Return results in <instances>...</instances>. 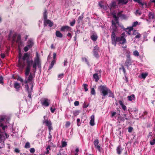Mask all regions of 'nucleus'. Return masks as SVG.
<instances>
[{
    "mask_svg": "<svg viewBox=\"0 0 155 155\" xmlns=\"http://www.w3.org/2000/svg\"><path fill=\"white\" fill-rule=\"evenodd\" d=\"M98 88L101 91V95L105 97L109 94V97H111L113 98L114 97L113 94L106 85H101L98 87Z\"/></svg>",
    "mask_w": 155,
    "mask_h": 155,
    "instance_id": "nucleus-1",
    "label": "nucleus"
},
{
    "mask_svg": "<svg viewBox=\"0 0 155 155\" xmlns=\"http://www.w3.org/2000/svg\"><path fill=\"white\" fill-rule=\"evenodd\" d=\"M22 59L23 61L26 60L27 67H31V66L32 64L33 61L31 58H30V55L28 53H25L24 54L23 56Z\"/></svg>",
    "mask_w": 155,
    "mask_h": 155,
    "instance_id": "nucleus-2",
    "label": "nucleus"
},
{
    "mask_svg": "<svg viewBox=\"0 0 155 155\" xmlns=\"http://www.w3.org/2000/svg\"><path fill=\"white\" fill-rule=\"evenodd\" d=\"M130 55V51L127 50L126 53V60L125 62V64L128 69H129V66L131 65L133 63L131 59Z\"/></svg>",
    "mask_w": 155,
    "mask_h": 155,
    "instance_id": "nucleus-3",
    "label": "nucleus"
},
{
    "mask_svg": "<svg viewBox=\"0 0 155 155\" xmlns=\"http://www.w3.org/2000/svg\"><path fill=\"white\" fill-rule=\"evenodd\" d=\"M115 41V45H116L117 42H119L120 44L122 45L125 44L126 43V40L125 37H116Z\"/></svg>",
    "mask_w": 155,
    "mask_h": 155,
    "instance_id": "nucleus-4",
    "label": "nucleus"
},
{
    "mask_svg": "<svg viewBox=\"0 0 155 155\" xmlns=\"http://www.w3.org/2000/svg\"><path fill=\"white\" fill-rule=\"evenodd\" d=\"M46 116H44V118L45 119V121L43 123H45L46 126L48 127L49 131H51V130H52L53 128L52 127V124L50 121H49L48 119H45Z\"/></svg>",
    "mask_w": 155,
    "mask_h": 155,
    "instance_id": "nucleus-5",
    "label": "nucleus"
},
{
    "mask_svg": "<svg viewBox=\"0 0 155 155\" xmlns=\"http://www.w3.org/2000/svg\"><path fill=\"white\" fill-rule=\"evenodd\" d=\"M93 52L94 55L95 57L96 58L99 57V56L98 54L99 48L97 46H96L94 47Z\"/></svg>",
    "mask_w": 155,
    "mask_h": 155,
    "instance_id": "nucleus-6",
    "label": "nucleus"
},
{
    "mask_svg": "<svg viewBox=\"0 0 155 155\" xmlns=\"http://www.w3.org/2000/svg\"><path fill=\"white\" fill-rule=\"evenodd\" d=\"M94 144L95 148L97 149L98 151L100 152L101 151V146L99 144V140L98 139H96L94 140Z\"/></svg>",
    "mask_w": 155,
    "mask_h": 155,
    "instance_id": "nucleus-7",
    "label": "nucleus"
},
{
    "mask_svg": "<svg viewBox=\"0 0 155 155\" xmlns=\"http://www.w3.org/2000/svg\"><path fill=\"white\" fill-rule=\"evenodd\" d=\"M50 100L47 98H44L41 102V104L42 105L45 107H48L49 105Z\"/></svg>",
    "mask_w": 155,
    "mask_h": 155,
    "instance_id": "nucleus-8",
    "label": "nucleus"
},
{
    "mask_svg": "<svg viewBox=\"0 0 155 155\" xmlns=\"http://www.w3.org/2000/svg\"><path fill=\"white\" fill-rule=\"evenodd\" d=\"M71 28L67 25L63 26L60 29V31H61L65 32V31H71Z\"/></svg>",
    "mask_w": 155,
    "mask_h": 155,
    "instance_id": "nucleus-9",
    "label": "nucleus"
},
{
    "mask_svg": "<svg viewBox=\"0 0 155 155\" xmlns=\"http://www.w3.org/2000/svg\"><path fill=\"white\" fill-rule=\"evenodd\" d=\"M111 38L112 40V44L115 46V41L116 39V37L115 34V33L114 32H111Z\"/></svg>",
    "mask_w": 155,
    "mask_h": 155,
    "instance_id": "nucleus-10",
    "label": "nucleus"
},
{
    "mask_svg": "<svg viewBox=\"0 0 155 155\" xmlns=\"http://www.w3.org/2000/svg\"><path fill=\"white\" fill-rule=\"evenodd\" d=\"M90 38L93 41H95L98 38V36L96 33H93L90 36Z\"/></svg>",
    "mask_w": 155,
    "mask_h": 155,
    "instance_id": "nucleus-11",
    "label": "nucleus"
},
{
    "mask_svg": "<svg viewBox=\"0 0 155 155\" xmlns=\"http://www.w3.org/2000/svg\"><path fill=\"white\" fill-rule=\"evenodd\" d=\"M111 22L112 26H114V27L113 28V31L112 32H114V33L116 32L117 31L116 23L113 20H112Z\"/></svg>",
    "mask_w": 155,
    "mask_h": 155,
    "instance_id": "nucleus-12",
    "label": "nucleus"
},
{
    "mask_svg": "<svg viewBox=\"0 0 155 155\" xmlns=\"http://www.w3.org/2000/svg\"><path fill=\"white\" fill-rule=\"evenodd\" d=\"M36 63L37 64V66L38 68H41V63L39 59V56L38 55V53H37L36 57Z\"/></svg>",
    "mask_w": 155,
    "mask_h": 155,
    "instance_id": "nucleus-13",
    "label": "nucleus"
},
{
    "mask_svg": "<svg viewBox=\"0 0 155 155\" xmlns=\"http://www.w3.org/2000/svg\"><path fill=\"white\" fill-rule=\"evenodd\" d=\"M44 24L45 26H46V24H48V26L50 27H51L53 26V22H51V20L49 19H46L44 21Z\"/></svg>",
    "mask_w": 155,
    "mask_h": 155,
    "instance_id": "nucleus-14",
    "label": "nucleus"
},
{
    "mask_svg": "<svg viewBox=\"0 0 155 155\" xmlns=\"http://www.w3.org/2000/svg\"><path fill=\"white\" fill-rule=\"evenodd\" d=\"M91 120H90V124L91 126H93L94 125V115H92L90 117Z\"/></svg>",
    "mask_w": 155,
    "mask_h": 155,
    "instance_id": "nucleus-15",
    "label": "nucleus"
},
{
    "mask_svg": "<svg viewBox=\"0 0 155 155\" xmlns=\"http://www.w3.org/2000/svg\"><path fill=\"white\" fill-rule=\"evenodd\" d=\"M33 64V71L35 72L37 69V64L36 63V58L35 59L34 61V63Z\"/></svg>",
    "mask_w": 155,
    "mask_h": 155,
    "instance_id": "nucleus-16",
    "label": "nucleus"
},
{
    "mask_svg": "<svg viewBox=\"0 0 155 155\" xmlns=\"http://www.w3.org/2000/svg\"><path fill=\"white\" fill-rule=\"evenodd\" d=\"M34 45V43L31 40H29L27 42V46L28 48H31Z\"/></svg>",
    "mask_w": 155,
    "mask_h": 155,
    "instance_id": "nucleus-17",
    "label": "nucleus"
},
{
    "mask_svg": "<svg viewBox=\"0 0 155 155\" xmlns=\"http://www.w3.org/2000/svg\"><path fill=\"white\" fill-rule=\"evenodd\" d=\"M93 78L95 79V82H97L99 80L100 78L98 75V74L95 73L93 75Z\"/></svg>",
    "mask_w": 155,
    "mask_h": 155,
    "instance_id": "nucleus-18",
    "label": "nucleus"
},
{
    "mask_svg": "<svg viewBox=\"0 0 155 155\" xmlns=\"http://www.w3.org/2000/svg\"><path fill=\"white\" fill-rule=\"evenodd\" d=\"M21 58V56L20 55H19L18 61V65L19 66L23 67L25 65V63H23L20 60Z\"/></svg>",
    "mask_w": 155,
    "mask_h": 155,
    "instance_id": "nucleus-19",
    "label": "nucleus"
},
{
    "mask_svg": "<svg viewBox=\"0 0 155 155\" xmlns=\"http://www.w3.org/2000/svg\"><path fill=\"white\" fill-rule=\"evenodd\" d=\"M14 87L15 88L16 91H19V89L20 87V84L17 82L15 83L14 85Z\"/></svg>",
    "mask_w": 155,
    "mask_h": 155,
    "instance_id": "nucleus-20",
    "label": "nucleus"
},
{
    "mask_svg": "<svg viewBox=\"0 0 155 155\" xmlns=\"http://www.w3.org/2000/svg\"><path fill=\"white\" fill-rule=\"evenodd\" d=\"M122 150L120 146H118L116 149L117 153L118 154H120L121 153Z\"/></svg>",
    "mask_w": 155,
    "mask_h": 155,
    "instance_id": "nucleus-21",
    "label": "nucleus"
},
{
    "mask_svg": "<svg viewBox=\"0 0 155 155\" xmlns=\"http://www.w3.org/2000/svg\"><path fill=\"white\" fill-rule=\"evenodd\" d=\"M118 102L120 105L121 106L123 109L124 110H126L127 107L124 104L123 102L121 101L120 100Z\"/></svg>",
    "mask_w": 155,
    "mask_h": 155,
    "instance_id": "nucleus-22",
    "label": "nucleus"
},
{
    "mask_svg": "<svg viewBox=\"0 0 155 155\" xmlns=\"http://www.w3.org/2000/svg\"><path fill=\"white\" fill-rule=\"evenodd\" d=\"M16 42L20 45H21L22 44L21 41V36L20 35H19L17 37Z\"/></svg>",
    "mask_w": 155,
    "mask_h": 155,
    "instance_id": "nucleus-23",
    "label": "nucleus"
},
{
    "mask_svg": "<svg viewBox=\"0 0 155 155\" xmlns=\"http://www.w3.org/2000/svg\"><path fill=\"white\" fill-rule=\"evenodd\" d=\"M31 67H26L25 71V75L26 76H28L30 71Z\"/></svg>",
    "mask_w": 155,
    "mask_h": 155,
    "instance_id": "nucleus-24",
    "label": "nucleus"
},
{
    "mask_svg": "<svg viewBox=\"0 0 155 155\" xmlns=\"http://www.w3.org/2000/svg\"><path fill=\"white\" fill-rule=\"evenodd\" d=\"M55 35L57 37L59 38H61L63 37V35L59 31H56Z\"/></svg>",
    "mask_w": 155,
    "mask_h": 155,
    "instance_id": "nucleus-25",
    "label": "nucleus"
},
{
    "mask_svg": "<svg viewBox=\"0 0 155 155\" xmlns=\"http://www.w3.org/2000/svg\"><path fill=\"white\" fill-rule=\"evenodd\" d=\"M102 3H103V2L102 1L99 2L98 5L101 8H103L104 10H106L107 9V6H104L103 5H102Z\"/></svg>",
    "mask_w": 155,
    "mask_h": 155,
    "instance_id": "nucleus-26",
    "label": "nucleus"
},
{
    "mask_svg": "<svg viewBox=\"0 0 155 155\" xmlns=\"http://www.w3.org/2000/svg\"><path fill=\"white\" fill-rule=\"evenodd\" d=\"M127 98L128 99V100L129 101H132L133 100L135 99V96L134 94H132L130 96H129L127 97Z\"/></svg>",
    "mask_w": 155,
    "mask_h": 155,
    "instance_id": "nucleus-27",
    "label": "nucleus"
},
{
    "mask_svg": "<svg viewBox=\"0 0 155 155\" xmlns=\"http://www.w3.org/2000/svg\"><path fill=\"white\" fill-rule=\"evenodd\" d=\"M131 112L134 113V114H137L138 112V110L136 108H133L130 109Z\"/></svg>",
    "mask_w": 155,
    "mask_h": 155,
    "instance_id": "nucleus-28",
    "label": "nucleus"
},
{
    "mask_svg": "<svg viewBox=\"0 0 155 155\" xmlns=\"http://www.w3.org/2000/svg\"><path fill=\"white\" fill-rule=\"evenodd\" d=\"M116 3L115 2H112L110 5V9L111 8H114L116 6Z\"/></svg>",
    "mask_w": 155,
    "mask_h": 155,
    "instance_id": "nucleus-29",
    "label": "nucleus"
},
{
    "mask_svg": "<svg viewBox=\"0 0 155 155\" xmlns=\"http://www.w3.org/2000/svg\"><path fill=\"white\" fill-rule=\"evenodd\" d=\"M117 119L118 120L123 122H124L125 120H128V118H124V117H118L117 118Z\"/></svg>",
    "mask_w": 155,
    "mask_h": 155,
    "instance_id": "nucleus-30",
    "label": "nucleus"
},
{
    "mask_svg": "<svg viewBox=\"0 0 155 155\" xmlns=\"http://www.w3.org/2000/svg\"><path fill=\"white\" fill-rule=\"evenodd\" d=\"M148 16L149 18L150 19H152L154 18V13H153L149 12Z\"/></svg>",
    "mask_w": 155,
    "mask_h": 155,
    "instance_id": "nucleus-31",
    "label": "nucleus"
},
{
    "mask_svg": "<svg viewBox=\"0 0 155 155\" xmlns=\"http://www.w3.org/2000/svg\"><path fill=\"white\" fill-rule=\"evenodd\" d=\"M47 10L46 9H45L44 10V12L43 13V17L44 20H46L47 18Z\"/></svg>",
    "mask_w": 155,
    "mask_h": 155,
    "instance_id": "nucleus-32",
    "label": "nucleus"
},
{
    "mask_svg": "<svg viewBox=\"0 0 155 155\" xmlns=\"http://www.w3.org/2000/svg\"><path fill=\"white\" fill-rule=\"evenodd\" d=\"M33 78V76L32 74L31 73H30L28 78V80L30 82L31 81H32Z\"/></svg>",
    "mask_w": 155,
    "mask_h": 155,
    "instance_id": "nucleus-33",
    "label": "nucleus"
},
{
    "mask_svg": "<svg viewBox=\"0 0 155 155\" xmlns=\"http://www.w3.org/2000/svg\"><path fill=\"white\" fill-rule=\"evenodd\" d=\"M46 151L45 153L46 154H48L49 153V150H51L50 145H48L46 148Z\"/></svg>",
    "mask_w": 155,
    "mask_h": 155,
    "instance_id": "nucleus-34",
    "label": "nucleus"
},
{
    "mask_svg": "<svg viewBox=\"0 0 155 155\" xmlns=\"http://www.w3.org/2000/svg\"><path fill=\"white\" fill-rule=\"evenodd\" d=\"M120 69L122 70L123 71L124 73V76H125L126 75V71L124 67V66L122 65L121 66V67L120 68Z\"/></svg>",
    "mask_w": 155,
    "mask_h": 155,
    "instance_id": "nucleus-35",
    "label": "nucleus"
},
{
    "mask_svg": "<svg viewBox=\"0 0 155 155\" xmlns=\"http://www.w3.org/2000/svg\"><path fill=\"white\" fill-rule=\"evenodd\" d=\"M91 94L95 95L96 94V92L94 89V88H91Z\"/></svg>",
    "mask_w": 155,
    "mask_h": 155,
    "instance_id": "nucleus-36",
    "label": "nucleus"
},
{
    "mask_svg": "<svg viewBox=\"0 0 155 155\" xmlns=\"http://www.w3.org/2000/svg\"><path fill=\"white\" fill-rule=\"evenodd\" d=\"M119 3H124L126 4L127 2V0H118Z\"/></svg>",
    "mask_w": 155,
    "mask_h": 155,
    "instance_id": "nucleus-37",
    "label": "nucleus"
},
{
    "mask_svg": "<svg viewBox=\"0 0 155 155\" xmlns=\"http://www.w3.org/2000/svg\"><path fill=\"white\" fill-rule=\"evenodd\" d=\"M31 147L30 143L28 142H27L25 144V148H30Z\"/></svg>",
    "mask_w": 155,
    "mask_h": 155,
    "instance_id": "nucleus-38",
    "label": "nucleus"
},
{
    "mask_svg": "<svg viewBox=\"0 0 155 155\" xmlns=\"http://www.w3.org/2000/svg\"><path fill=\"white\" fill-rule=\"evenodd\" d=\"M82 61H85L87 65H89V63L87 59L86 58L83 57L82 58Z\"/></svg>",
    "mask_w": 155,
    "mask_h": 155,
    "instance_id": "nucleus-39",
    "label": "nucleus"
},
{
    "mask_svg": "<svg viewBox=\"0 0 155 155\" xmlns=\"http://www.w3.org/2000/svg\"><path fill=\"white\" fill-rule=\"evenodd\" d=\"M134 1L137 2L139 4L141 5L142 6H143V5H144L145 4L144 2H141V1L140 0H134Z\"/></svg>",
    "mask_w": 155,
    "mask_h": 155,
    "instance_id": "nucleus-40",
    "label": "nucleus"
},
{
    "mask_svg": "<svg viewBox=\"0 0 155 155\" xmlns=\"http://www.w3.org/2000/svg\"><path fill=\"white\" fill-rule=\"evenodd\" d=\"M133 54L135 56H139V53L137 51V50H136L135 51H134V52H133Z\"/></svg>",
    "mask_w": 155,
    "mask_h": 155,
    "instance_id": "nucleus-41",
    "label": "nucleus"
},
{
    "mask_svg": "<svg viewBox=\"0 0 155 155\" xmlns=\"http://www.w3.org/2000/svg\"><path fill=\"white\" fill-rule=\"evenodd\" d=\"M148 75V74L147 73H142L141 74V76L142 77V78L143 79H145L147 76Z\"/></svg>",
    "mask_w": 155,
    "mask_h": 155,
    "instance_id": "nucleus-42",
    "label": "nucleus"
},
{
    "mask_svg": "<svg viewBox=\"0 0 155 155\" xmlns=\"http://www.w3.org/2000/svg\"><path fill=\"white\" fill-rule=\"evenodd\" d=\"M83 86L84 89H85V91H87L88 90V89L87 88V87H88V85L87 84H83Z\"/></svg>",
    "mask_w": 155,
    "mask_h": 155,
    "instance_id": "nucleus-43",
    "label": "nucleus"
},
{
    "mask_svg": "<svg viewBox=\"0 0 155 155\" xmlns=\"http://www.w3.org/2000/svg\"><path fill=\"white\" fill-rule=\"evenodd\" d=\"M150 143L151 145H153L155 143V138L151 140L150 142Z\"/></svg>",
    "mask_w": 155,
    "mask_h": 155,
    "instance_id": "nucleus-44",
    "label": "nucleus"
},
{
    "mask_svg": "<svg viewBox=\"0 0 155 155\" xmlns=\"http://www.w3.org/2000/svg\"><path fill=\"white\" fill-rule=\"evenodd\" d=\"M79 111L77 110L74 111L73 112V114L75 116H76L78 115L79 114Z\"/></svg>",
    "mask_w": 155,
    "mask_h": 155,
    "instance_id": "nucleus-45",
    "label": "nucleus"
},
{
    "mask_svg": "<svg viewBox=\"0 0 155 155\" xmlns=\"http://www.w3.org/2000/svg\"><path fill=\"white\" fill-rule=\"evenodd\" d=\"M64 77L63 74H61L58 75V79L59 80L61 79V78H63Z\"/></svg>",
    "mask_w": 155,
    "mask_h": 155,
    "instance_id": "nucleus-46",
    "label": "nucleus"
},
{
    "mask_svg": "<svg viewBox=\"0 0 155 155\" xmlns=\"http://www.w3.org/2000/svg\"><path fill=\"white\" fill-rule=\"evenodd\" d=\"M77 125L78 126H79L81 124L80 120L79 118H78L77 120Z\"/></svg>",
    "mask_w": 155,
    "mask_h": 155,
    "instance_id": "nucleus-47",
    "label": "nucleus"
},
{
    "mask_svg": "<svg viewBox=\"0 0 155 155\" xmlns=\"http://www.w3.org/2000/svg\"><path fill=\"white\" fill-rule=\"evenodd\" d=\"M54 64H53V63H51V64H50V65L49 66L48 71L49 70L51 69L54 66Z\"/></svg>",
    "mask_w": 155,
    "mask_h": 155,
    "instance_id": "nucleus-48",
    "label": "nucleus"
},
{
    "mask_svg": "<svg viewBox=\"0 0 155 155\" xmlns=\"http://www.w3.org/2000/svg\"><path fill=\"white\" fill-rule=\"evenodd\" d=\"M3 80V77L2 76H1V77H0V83L2 84H4Z\"/></svg>",
    "mask_w": 155,
    "mask_h": 155,
    "instance_id": "nucleus-49",
    "label": "nucleus"
},
{
    "mask_svg": "<svg viewBox=\"0 0 155 155\" xmlns=\"http://www.w3.org/2000/svg\"><path fill=\"white\" fill-rule=\"evenodd\" d=\"M17 80L20 81L21 83H23V79L20 77L18 76L17 78Z\"/></svg>",
    "mask_w": 155,
    "mask_h": 155,
    "instance_id": "nucleus-50",
    "label": "nucleus"
},
{
    "mask_svg": "<svg viewBox=\"0 0 155 155\" xmlns=\"http://www.w3.org/2000/svg\"><path fill=\"white\" fill-rule=\"evenodd\" d=\"M67 144L66 142L65 141H63L62 142V147H64L67 146Z\"/></svg>",
    "mask_w": 155,
    "mask_h": 155,
    "instance_id": "nucleus-51",
    "label": "nucleus"
},
{
    "mask_svg": "<svg viewBox=\"0 0 155 155\" xmlns=\"http://www.w3.org/2000/svg\"><path fill=\"white\" fill-rule=\"evenodd\" d=\"M51 131H49V135L48 136V138L49 139H50V140H49V141H51V138H52V136L51 134V133H50Z\"/></svg>",
    "mask_w": 155,
    "mask_h": 155,
    "instance_id": "nucleus-52",
    "label": "nucleus"
},
{
    "mask_svg": "<svg viewBox=\"0 0 155 155\" xmlns=\"http://www.w3.org/2000/svg\"><path fill=\"white\" fill-rule=\"evenodd\" d=\"M138 24V22L137 21L134 22L132 24V27H135Z\"/></svg>",
    "mask_w": 155,
    "mask_h": 155,
    "instance_id": "nucleus-53",
    "label": "nucleus"
},
{
    "mask_svg": "<svg viewBox=\"0 0 155 155\" xmlns=\"http://www.w3.org/2000/svg\"><path fill=\"white\" fill-rule=\"evenodd\" d=\"M136 15H140L141 14V13L139 12L138 10H137L136 12Z\"/></svg>",
    "mask_w": 155,
    "mask_h": 155,
    "instance_id": "nucleus-54",
    "label": "nucleus"
},
{
    "mask_svg": "<svg viewBox=\"0 0 155 155\" xmlns=\"http://www.w3.org/2000/svg\"><path fill=\"white\" fill-rule=\"evenodd\" d=\"M28 97L30 98H31V91H28Z\"/></svg>",
    "mask_w": 155,
    "mask_h": 155,
    "instance_id": "nucleus-55",
    "label": "nucleus"
},
{
    "mask_svg": "<svg viewBox=\"0 0 155 155\" xmlns=\"http://www.w3.org/2000/svg\"><path fill=\"white\" fill-rule=\"evenodd\" d=\"M25 88L26 90L28 91H30L29 90V87L28 85V84H26L25 85Z\"/></svg>",
    "mask_w": 155,
    "mask_h": 155,
    "instance_id": "nucleus-56",
    "label": "nucleus"
},
{
    "mask_svg": "<svg viewBox=\"0 0 155 155\" xmlns=\"http://www.w3.org/2000/svg\"><path fill=\"white\" fill-rule=\"evenodd\" d=\"M122 12H123V11H120L117 14L118 16L117 17H118L119 18L121 17V15H122V14L121 13Z\"/></svg>",
    "mask_w": 155,
    "mask_h": 155,
    "instance_id": "nucleus-57",
    "label": "nucleus"
},
{
    "mask_svg": "<svg viewBox=\"0 0 155 155\" xmlns=\"http://www.w3.org/2000/svg\"><path fill=\"white\" fill-rule=\"evenodd\" d=\"M133 129L132 127H129L128 128V131L130 133L133 130Z\"/></svg>",
    "mask_w": 155,
    "mask_h": 155,
    "instance_id": "nucleus-58",
    "label": "nucleus"
},
{
    "mask_svg": "<svg viewBox=\"0 0 155 155\" xmlns=\"http://www.w3.org/2000/svg\"><path fill=\"white\" fill-rule=\"evenodd\" d=\"M75 23V20H74L73 21L70 23V25L71 26H73Z\"/></svg>",
    "mask_w": 155,
    "mask_h": 155,
    "instance_id": "nucleus-59",
    "label": "nucleus"
},
{
    "mask_svg": "<svg viewBox=\"0 0 155 155\" xmlns=\"http://www.w3.org/2000/svg\"><path fill=\"white\" fill-rule=\"evenodd\" d=\"M79 102L78 101H76L74 102V105L75 106H78L79 105Z\"/></svg>",
    "mask_w": 155,
    "mask_h": 155,
    "instance_id": "nucleus-60",
    "label": "nucleus"
},
{
    "mask_svg": "<svg viewBox=\"0 0 155 155\" xmlns=\"http://www.w3.org/2000/svg\"><path fill=\"white\" fill-rule=\"evenodd\" d=\"M141 37V35L139 33H138V34L135 36V38H140Z\"/></svg>",
    "mask_w": 155,
    "mask_h": 155,
    "instance_id": "nucleus-61",
    "label": "nucleus"
},
{
    "mask_svg": "<svg viewBox=\"0 0 155 155\" xmlns=\"http://www.w3.org/2000/svg\"><path fill=\"white\" fill-rule=\"evenodd\" d=\"M28 47L27 46H25V47L24 48V50L25 51V52H27V51L29 49H28Z\"/></svg>",
    "mask_w": 155,
    "mask_h": 155,
    "instance_id": "nucleus-62",
    "label": "nucleus"
},
{
    "mask_svg": "<svg viewBox=\"0 0 155 155\" xmlns=\"http://www.w3.org/2000/svg\"><path fill=\"white\" fill-rule=\"evenodd\" d=\"M70 125V123L69 122L67 121L66 122L65 126L66 127H68Z\"/></svg>",
    "mask_w": 155,
    "mask_h": 155,
    "instance_id": "nucleus-63",
    "label": "nucleus"
},
{
    "mask_svg": "<svg viewBox=\"0 0 155 155\" xmlns=\"http://www.w3.org/2000/svg\"><path fill=\"white\" fill-rule=\"evenodd\" d=\"M120 18L123 19H125L126 18V16L125 14H122Z\"/></svg>",
    "mask_w": 155,
    "mask_h": 155,
    "instance_id": "nucleus-64",
    "label": "nucleus"
}]
</instances>
